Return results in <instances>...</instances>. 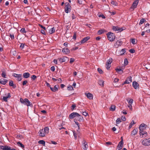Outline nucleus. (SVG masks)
Returning <instances> with one entry per match:
<instances>
[{
    "instance_id": "nucleus-1",
    "label": "nucleus",
    "mask_w": 150,
    "mask_h": 150,
    "mask_svg": "<svg viewBox=\"0 0 150 150\" xmlns=\"http://www.w3.org/2000/svg\"><path fill=\"white\" fill-rule=\"evenodd\" d=\"M49 132V129L48 127H45L44 129H40L38 132L39 136L41 137H44L46 134Z\"/></svg>"
},
{
    "instance_id": "nucleus-2",
    "label": "nucleus",
    "mask_w": 150,
    "mask_h": 150,
    "mask_svg": "<svg viewBox=\"0 0 150 150\" xmlns=\"http://www.w3.org/2000/svg\"><path fill=\"white\" fill-rule=\"evenodd\" d=\"M20 101L21 103L24 105H27L28 106H30L32 107L33 106L32 104L27 98L23 99L22 98L20 99Z\"/></svg>"
},
{
    "instance_id": "nucleus-3",
    "label": "nucleus",
    "mask_w": 150,
    "mask_h": 150,
    "mask_svg": "<svg viewBox=\"0 0 150 150\" xmlns=\"http://www.w3.org/2000/svg\"><path fill=\"white\" fill-rule=\"evenodd\" d=\"M107 35L108 40L110 42L113 41L115 39V34L110 32L107 33Z\"/></svg>"
},
{
    "instance_id": "nucleus-4",
    "label": "nucleus",
    "mask_w": 150,
    "mask_h": 150,
    "mask_svg": "<svg viewBox=\"0 0 150 150\" xmlns=\"http://www.w3.org/2000/svg\"><path fill=\"white\" fill-rule=\"evenodd\" d=\"M142 144L144 146L150 145V138L144 139L142 142Z\"/></svg>"
},
{
    "instance_id": "nucleus-5",
    "label": "nucleus",
    "mask_w": 150,
    "mask_h": 150,
    "mask_svg": "<svg viewBox=\"0 0 150 150\" xmlns=\"http://www.w3.org/2000/svg\"><path fill=\"white\" fill-rule=\"evenodd\" d=\"M65 11L66 13H68L70 11V5L69 3L67 2H66L65 3Z\"/></svg>"
},
{
    "instance_id": "nucleus-6",
    "label": "nucleus",
    "mask_w": 150,
    "mask_h": 150,
    "mask_svg": "<svg viewBox=\"0 0 150 150\" xmlns=\"http://www.w3.org/2000/svg\"><path fill=\"white\" fill-rule=\"evenodd\" d=\"M12 76L17 78L18 81H20L22 80V74H17L15 73H13Z\"/></svg>"
},
{
    "instance_id": "nucleus-7",
    "label": "nucleus",
    "mask_w": 150,
    "mask_h": 150,
    "mask_svg": "<svg viewBox=\"0 0 150 150\" xmlns=\"http://www.w3.org/2000/svg\"><path fill=\"white\" fill-rule=\"evenodd\" d=\"M132 78L131 76H129L127 77L126 80L122 83V85H123L125 84H129L132 82Z\"/></svg>"
},
{
    "instance_id": "nucleus-8",
    "label": "nucleus",
    "mask_w": 150,
    "mask_h": 150,
    "mask_svg": "<svg viewBox=\"0 0 150 150\" xmlns=\"http://www.w3.org/2000/svg\"><path fill=\"white\" fill-rule=\"evenodd\" d=\"M78 113L76 112H73L70 114L69 116V118L72 119L74 118H76Z\"/></svg>"
},
{
    "instance_id": "nucleus-9",
    "label": "nucleus",
    "mask_w": 150,
    "mask_h": 150,
    "mask_svg": "<svg viewBox=\"0 0 150 150\" xmlns=\"http://www.w3.org/2000/svg\"><path fill=\"white\" fill-rule=\"evenodd\" d=\"M90 39V37L89 36L85 37L81 40V42L79 43V44L81 45V44L84 43L88 40Z\"/></svg>"
},
{
    "instance_id": "nucleus-10",
    "label": "nucleus",
    "mask_w": 150,
    "mask_h": 150,
    "mask_svg": "<svg viewBox=\"0 0 150 150\" xmlns=\"http://www.w3.org/2000/svg\"><path fill=\"white\" fill-rule=\"evenodd\" d=\"M123 139H122L120 142L119 143L117 147L119 150L122 149L123 146Z\"/></svg>"
},
{
    "instance_id": "nucleus-11",
    "label": "nucleus",
    "mask_w": 150,
    "mask_h": 150,
    "mask_svg": "<svg viewBox=\"0 0 150 150\" xmlns=\"http://www.w3.org/2000/svg\"><path fill=\"white\" fill-rule=\"evenodd\" d=\"M112 29L115 31H118L119 32H121L122 31L123 29L122 28H119L117 26H113Z\"/></svg>"
},
{
    "instance_id": "nucleus-12",
    "label": "nucleus",
    "mask_w": 150,
    "mask_h": 150,
    "mask_svg": "<svg viewBox=\"0 0 150 150\" xmlns=\"http://www.w3.org/2000/svg\"><path fill=\"white\" fill-rule=\"evenodd\" d=\"M83 148L84 150H86L88 148L87 143L84 140L83 141Z\"/></svg>"
},
{
    "instance_id": "nucleus-13",
    "label": "nucleus",
    "mask_w": 150,
    "mask_h": 150,
    "mask_svg": "<svg viewBox=\"0 0 150 150\" xmlns=\"http://www.w3.org/2000/svg\"><path fill=\"white\" fill-rule=\"evenodd\" d=\"M123 42L121 40H117L115 42V45L116 47H118L119 46H120L122 44Z\"/></svg>"
},
{
    "instance_id": "nucleus-14",
    "label": "nucleus",
    "mask_w": 150,
    "mask_h": 150,
    "mask_svg": "<svg viewBox=\"0 0 150 150\" xmlns=\"http://www.w3.org/2000/svg\"><path fill=\"white\" fill-rule=\"evenodd\" d=\"M78 115H77V117L76 118V120H78L79 121H81L83 120V117L81 116L78 113Z\"/></svg>"
},
{
    "instance_id": "nucleus-15",
    "label": "nucleus",
    "mask_w": 150,
    "mask_h": 150,
    "mask_svg": "<svg viewBox=\"0 0 150 150\" xmlns=\"http://www.w3.org/2000/svg\"><path fill=\"white\" fill-rule=\"evenodd\" d=\"M144 130H140V136L141 137V135H144L145 137L147 136V133L146 131H144Z\"/></svg>"
},
{
    "instance_id": "nucleus-16",
    "label": "nucleus",
    "mask_w": 150,
    "mask_h": 150,
    "mask_svg": "<svg viewBox=\"0 0 150 150\" xmlns=\"http://www.w3.org/2000/svg\"><path fill=\"white\" fill-rule=\"evenodd\" d=\"M62 52L66 54H68L70 53L69 50L67 47L64 48L62 49Z\"/></svg>"
},
{
    "instance_id": "nucleus-17",
    "label": "nucleus",
    "mask_w": 150,
    "mask_h": 150,
    "mask_svg": "<svg viewBox=\"0 0 150 150\" xmlns=\"http://www.w3.org/2000/svg\"><path fill=\"white\" fill-rule=\"evenodd\" d=\"M132 86L135 89H137L139 88V84L136 82L133 81L132 83Z\"/></svg>"
},
{
    "instance_id": "nucleus-18",
    "label": "nucleus",
    "mask_w": 150,
    "mask_h": 150,
    "mask_svg": "<svg viewBox=\"0 0 150 150\" xmlns=\"http://www.w3.org/2000/svg\"><path fill=\"white\" fill-rule=\"evenodd\" d=\"M85 94L87 97L90 100L92 99L93 98V95L91 93H85Z\"/></svg>"
},
{
    "instance_id": "nucleus-19",
    "label": "nucleus",
    "mask_w": 150,
    "mask_h": 150,
    "mask_svg": "<svg viewBox=\"0 0 150 150\" xmlns=\"http://www.w3.org/2000/svg\"><path fill=\"white\" fill-rule=\"evenodd\" d=\"M7 80L3 79L0 80V83L3 85H5L7 83Z\"/></svg>"
},
{
    "instance_id": "nucleus-20",
    "label": "nucleus",
    "mask_w": 150,
    "mask_h": 150,
    "mask_svg": "<svg viewBox=\"0 0 150 150\" xmlns=\"http://www.w3.org/2000/svg\"><path fill=\"white\" fill-rule=\"evenodd\" d=\"M138 2V0H135V1L133 2L132 4V6L133 8H135L136 7Z\"/></svg>"
},
{
    "instance_id": "nucleus-21",
    "label": "nucleus",
    "mask_w": 150,
    "mask_h": 150,
    "mask_svg": "<svg viewBox=\"0 0 150 150\" xmlns=\"http://www.w3.org/2000/svg\"><path fill=\"white\" fill-rule=\"evenodd\" d=\"M11 97L10 94L9 93H8L7 96H4L3 97V100L6 102L7 100V99Z\"/></svg>"
},
{
    "instance_id": "nucleus-22",
    "label": "nucleus",
    "mask_w": 150,
    "mask_h": 150,
    "mask_svg": "<svg viewBox=\"0 0 150 150\" xmlns=\"http://www.w3.org/2000/svg\"><path fill=\"white\" fill-rule=\"evenodd\" d=\"M30 74L28 72L24 73L23 74V76L25 78H27L30 77Z\"/></svg>"
},
{
    "instance_id": "nucleus-23",
    "label": "nucleus",
    "mask_w": 150,
    "mask_h": 150,
    "mask_svg": "<svg viewBox=\"0 0 150 150\" xmlns=\"http://www.w3.org/2000/svg\"><path fill=\"white\" fill-rule=\"evenodd\" d=\"M8 146H0V150H7Z\"/></svg>"
},
{
    "instance_id": "nucleus-24",
    "label": "nucleus",
    "mask_w": 150,
    "mask_h": 150,
    "mask_svg": "<svg viewBox=\"0 0 150 150\" xmlns=\"http://www.w3.org/2000/svg\"><path fill=\"white\" fill-rule=\"evenodd\" d=\"M116 70L117 72L118 73L120 74H122L123 72V68H122L121 69L117 68L116 69Z\"/></svg>"
},
{
    "instance_id": "nucleus-25",
    "label": "nucleus",
    "mask_w": 150,
    "mask_h": 150,
    "mask_svg": "<svg viewBox=\"0 0 150 150\" xmlns=\"http://www.w3.org/2000/svg\"><path fill=\"white\" fill-rule=\"evenodd\" d=\"M145 125L144 124H141L139 127V129L140 130H144V129L145 128Z\"/></svg>"
},
{
    "instance_id": "nucleus-26",
    "label": "nucleus",
    "mask_w": 150,
    "mask_h": 150,
    "mask_svg": "<svg viewBox=\"0 0 150 150\" xmlns=\"http://www.w3.org/2000/svg\"><path fill=\"white\" fill-rule=\"evenodd\" d=\"M98 83L100 86L103 87L104 86V81L101 80H99Z\"/></svg>"
},
{
    "instance_id": "nucleus-27",
    "label": "nucleus",
    "mask_w": 150,
    "mask_h": 150,
    "mask_svg": "<svg viewBox=\"0 0 150 150\" xmlns=\"http://www.w3.org/2000/svg\"><path fill=\"white\" fill-rule=\"evenodd\" d=\"M55 31V29L54 27L51 28L50 29L49 31V33L51 34L54 33Z\"/></svg>"
},
{
    "instance_id": "nucleus-28",
    "label": "nucleus",
    "mask_w": 150,
    "mask_h": 150,
    "mask_svg": "<svg viewBox=\"0 0 150 150\" xmlns=\"http://www.w3.org/2000/svg\"><path fill=\"white\" fill-rule=\"evenodd\" d=\"M137 129H134L132 132L131 135L132 136L135 135L137 133Z\"/></svg>"
},
{
    "instance_id": "nucleus-29",
    "label": "nucleus",
    "mask_w": 150,
    "mask_h": 150,
    "mask_svg": "<svg viewBox=\"0 0 150 150\" xmlns=\"http://www.w3.org/2000/svg\"><path fill=\"white\" fill-rule=\"evenodd\" d=\"M57 60L60 62H63L65 61V59L64 57L58 58Z\"/></svg>"
},
{
    "instance_id": "nucleus-30",
    "label": "nucleus",
    "mask_w": 150,
    "mask_h": 150,
    "mask_svg": "<svg viewBox=\"0 0 150 150\" xmlns=\"http://www.w3.org/2000/svg\"><path fill=\"white\" fill-rule=\"evenodd\" d=\"M115 106L114 105H111L110 110L112 111H114L115 109Z\"/></svg>"
},
{
    "instance_id": "nucleus-31",
    "label": "nucleus",
    "mask_w": 150,
    "mask_h": 150,
    "mask_svg": "<svg viewBox=\"0 0 150 150\" xmlns=\"http://www.w3.org/2000/svg\"><path fill=\"white\" fill-rule=\"evenodd\" d=\"M2 73L1 74V75L2 77L4 78H6V72L5 71H2Z\"/></svg>"
},
{
    "instance_id": "nucleus-32",
    "label": "nucleus",
    "mask_w": 150,
    "mask_h": 150,
    "mask_svg": "<svg viewBox=\"0 0 150 150\" xmlns=\"http://www.w3.org/2000/svg\"><path fill=\"white\" fill-rule=\"evenodd\" d=\"M59 87V86L58 85H56L54 86L53 88L54 92H55L58 91V88Z\"/></svg>"
},
{
    "instance_id": "nucleus-33",
    "label": "nucleus",
    "mask_w": 150,
    "mask_h": 150,
    "mask_svg": "<svg viewBox=\"0 0 150 150\" xmlns=\"http://www.w3.org/2000/svg\"><path fill=\"white\" fill-rule=\"evenodd\" d=\"M17 144L19 146L21 147V148H23L24 147V145H23L20 142H17Z\"/></svg>"
},
{
    "instance_id": "nucleus-34",
    "label": "nucleus",
    "mask_w": 150,
    "mask_h": 150,
    "mask_svg": "<svg viewBox=\"0 0 150 150\" xmlns=\"http://www.w3.org/2000/svg\"><path fill=\"white\" fill-rule=\"evenodd\" d=\"M38 143L40 144H42L43 146H45V142L43 140H40L38 142Z\"/></svg>"
},
{
    "instance_id": "nucleus-35",
    "label": "nucleus",
    "mask_w": 150,
    "mask_h": 150,
    "mask_svg": "<svg viewBox=\"0 0 150 150\" xmlns=\"http://www.w3.org/2000/svg\"><path fill=\"white\" fill-rule=\"evenodd\" d=\"M146 21V20L144 18H142L140 20V21L139 23V25H140L143 23L144 22Z\"/></svg>"
},
{
    "instance_id": "nucleus-36",
    "label": "nucleus",
    "mask_w": 150,
    "mask_h": 150,
    "mask_svg": "<svg viewBox=\"0 0 150 150\" xmlns=\"http://www.w3.org/2000/svg\"><path fill=\"white\" fill-rule=\"evenodd\" d=\"M9 36L10 37L11 39L12 40H14L15 38L14 35L13 34H9Z\"/></svg>"
},
{
    "instance_id": "nucleus-37",
    "label": "nucleus",
    "mask_w": 150,
    "mask_h": 150,
    "mask_svg": "<svg viewBox=\"0 0 150 150\" xmlns=\"http://www.w3.org/2000/svg\"><path fill=\"white\" fill-rule=\"evenodd\" d=\"M127 101L129 105H132L133 102V100L132 99H130L129 100H127Z\"/></svg>"
},
{
    "instance_id": "nucleus-38",
    "label": "nucleus",
    "mask_w": 150,
    "mask_h": 150,
    "mask_svg": "<svg viewBox=\"0 0 150 150\" xmlns=\"http://www.w3.org/2000/svg\"><path fill=\"white\" fill-rule=\"evenodd\" d=\"M111 3L112 5H114L115 6H117L118 5V4L117 2L113 1L111 2Z\"/></svg>"
},
{
    "instance_id": "nucleus-39",
    "label": "nucleus",
    "mask_w": 150,
    "mask_h": 150,
    "mask_svg": "<svg viewBox=\"0 0 150 150\" xmlns=\"http://www.w3.org/2000/svg\"><path fill=\"white\" fill-rule=\"evenodd\" d=\"M112 62V59H109L107 60L106 62V64H109L111 65V63Z\"/></svg>"
},
{
    "instance_id": "nucleus-40",
    "label": "nucleus",
    "mask_w": 150,
    "mask_h": 150,
    "mask_svg": "<svg viewBox=\"0 0 150 150\" xmlns=\"http://www.w3.org/2000/svg\"><path fill=\"white\" fill-rule=\"evenodd\" d=\"M122 122L121 119L120 118H118L116 120V123L117 124H119Z\"/></svg>"
},
{
    "instance_id": "nucleus-41",
    "label": "nucleus",
    "mask_w": 150,
    "mask_h": 150,
    "mask_svg": "<svg viewBox=\"0 0 150 150\" xmlns=\"http://www.w3.org/2000/svg\"><path fill=\"white\" fill-rule=\"evenodd\" d=\"M20 32L23 34L26 33V32L24 28H22L20 30Z\"/></svg>"
},
{
    "instance_id": "nucleus-42",
    "label": "nucleus",
    "mask_w": 150,
    "mask_h": 150,
    "mask_svg": "<svg viewBox=\"0 0 150 150\" xmlns=\"http://www.w3.org/2000/svg\"><path fill=\"white\" fill-rule=\"evenodd\" d=\"M131 42L133 45L135 44L136 43L135 39H131Z\"/></svg>"
},
{
    "instance_id": "nucleus-43",
    "label": "nucleus",
    "mask_w": 150,
    "mask_h": 150,
    "mask_svg": "<svg viewBox=\"0 0 150 150\" xmlns=\"http://www.w3.org/2000/svg\"><path fill=\"white\" fill-rule=\"evenodd\" d=\"M104 30H100L98 31V33L99 35L102 34L104 32Z\"/></svg>"
},
{
    "instance_id": "nucleus-44",
    "label": "nucleus",
    "mask_w": 150,
    "mask_h": 150,
    "mask_svg": "<svg viewBox=\"0 0 150 150\" xmlns=\"http://www.w3.org/2000/svg\"><path fill=\"white\" fill-rule=\"evenodd\" d=\"M13 85L14 84L13 81L11 80L9 82V85L11 86H13Z\"/></svg>"
},
{
    "instance_id": "nucleus-45",
    "label": "nucleus",
    "mask_w": 150,
    "mask_h": 150,
    "mask_svg": "<svg viewBox=\"0 0 150 150\" xmlns=\"http://www.w3.org/2000/svg\"><path fill=\"white\" fill-rule=\"evenodd\" d=\"M76 118H75L74 119V121L75 123V124L78 126V128L79 129V123L76 120Z\"/></svg>"
},
{
    "instance_id": "nucleus-46",
    "label": "nucleus",
    "mask_w": 150,
    "mask_h": 150,
    "mask_svg": "<svg viewBox=\"0 0 150 150\" xmlns=\"http://www.w3.org/2000/svg\"><path fill=\"white\" fill-rule=\"evenodd\" d=\"M67 89L69 90H73V88L71 85H69L67 87Z\"/></svg>"
},
{
    "instance_id": "nucleus-47",
    "label": "nucleus",
    "mask_w": 150,
    "mask_h": 150,
    "mask_svg": "<svg viewBox=\"0 0 150 150\" xmlns=\"http://www.w3.org/2000/svg\"><path fill=\"white\" fill-rule=\"evenodd\" d=\"M98 16L100 17H102V18L104 19L105 18V16L103 14H98Z\"/></svg>"
},
{
    "instance_id": "nucleus-48",
    "label": "nucleus",
    "mask_w": 150,
    "mask_h": 150,
    "mask_svg": "<svg viewBox=\"0 0 150 150\" xmlns=\"http://www.w3.org/2000/svg\"><path fill=\"white\" fill-rule=\"evenodd\" d=\"M25 44L23 43L21 44L20 47L21 50L23 49L24 47Z\"/></svg>"
},
{
    "instance_id": "nucleus-49",
    "label": "nucleus",
    "mask_w": 150,
    "mask_h": 150,
    "mask_svg": "<svg viewBox=\"0 0 150 150\" xmlns=\"http://www.w3.org/2000/svg\"><path fill=\"white\" fill-rule=\"evenodd\" d=\"M83 0H77L78 3L80 4H83Z\"/></svg>"
},
{
    "instance_id": "nucleus-50",
    "label": "nucleus",
    "mask_w": 150,
    "mask_h": 150,
    "mask_svg": "<svg viewBox=\"0 0 150 150\" xmlns=\"http://www.w3.org/2000/svg\"><path fill=\"white\" fill-rule=\"evenodd\" d=\"M124 64L125 65H127L128 63L127 59H125L124 61Z\"/></svg>"
},
{
    "instance_id": "nucleus-51",
    "label": "nucleus",
    "mask_w": 150,
    "mask_h": 150,
    "mask_svg": "<svg viewBox=\"0 0 150 150\" xmlns=\"http://www.w3.org/2000/svg\"><path fill=\"white\" fill-rule=\"evenodd\" d=\"M98 71L100 74H102L103 73V71L101 69H100L99 68H98Z\"/></svg>"
},
{
    "instance_id": "nucleus-52",
    "label": "nucleus",
    "mask_w": 150,
    "mask_h": 150,
    "mask_svg": "<svg viewBox=\"0 0 150 150\" xmlns=\"http://www.w3.org/2000/svg\"><path fill=\"white\" fill-rule=\"evenodd\" d=\"M73 133L74 134V138L75 139H76L77 138V134L75 132V131H73Z\"/></svg>"
},
{
    "instance_id": "nucleus-53",
    "label": "nucleus",
    "mask_w": 150,
    "mask_h": 150,
    "mask_svg": "<svg viewBox=\"0 0 150 150\" xmlns=\"http://www.w3.org/2000/svg\"><path fill=\"white\" fill-rule=\"evenodd\" d=\"M71 109L72 110L75 109V108L76 107V105L75 104H73L71 106Z\"/></svg>"
},
{
    "instance_id": "nucleus-54",
    "label": "nucleus",
    "mask_w": 150,
    "mask_h": 150,
    "mask_svg": "<svg viewBox=\"0 0 150 150\" xmlns=\"http://www.w3.org/2000/svg\"><path fill=\"white\" fill-rule=\"evenodd\" d=\"M82 114L83 115L85 116H86L88 115V113L86 112H82Z\"/></svg>"
},
{
    "instance_id": "nucleus-55",
    "label": "nucleus",
    "mask_w": 150,
    "mask_h": 150,
    "mask_svg": "<svg viewBox=\"0 0 150 150\" xmlns=\"http://www.w3.org/2000/svg\"><path fill=\"white\" fill-rule=\"evenodd\" d=\"M129 51L131 53H134L135 52V51L134 49H131L129 50Z\"/></svg>"
},
{
    "instance_id": "nucleus-56",
    "label": "nucleus",
    "mask_w": 150,
    "mask_h": 150,
    "mask_svg": "<svg viewBox=\"0 0 150 150\" xmlns=\"http://www.w3.org/2000/svg\"><path fill=\"white\" fill-rule=\"evenodd\" d=\"M75 59H74L73 58H71L70 59V63L72 64L73 62H74Z\"/></svg>"
},
{
    "instance_id": "nucleus-57",
    "label": "nucleus",
    "mask_w": 150,
    "mask_h": 150,
    "mask_svg": "<svg viewBox=\"0 0 150 150\" xmlns=\"http://www.w3.org/2000/svg\"><path fill=\"white\" fill-rule=\"evenodd\" d=\"M106 68L108 69L110 67H111V65L110 64H106Z\"/></svg>"
},
{
    "instance_id": "nucleus-58",
    "label": "nucleus",
    "mask_w": 150,
    "mask_h": 150,
    "mask_svg": "<svg viewBox=\"0 0 150 150\" xmlns=\"http://www.w3.org/2000/svg\"><path fill=\"white\" fill-rule=\"evenodd\" d=\"M31 78L34 80L36 78V76L35 75H33L31 76Z\"/></svg>"
},
{
    "instance_id": "nucleus-59",
    "label": "nucleus",
    "mask_w": 150,
    "mask_h": 150,
    "mask_svg": "<svg viewBox=\"0 0 150 150\" xmlns=\"http://www.w3.org/2000/svg\"><path fill=\"white\" fill-rule=\"evenodd\" d=\"M16 137L19 139H21V138H22V137L21 135H18L16 136Z\"/></svg>"
},
{
    "instance_id": "nucleus-60",
    "label": "nucleus",
    "mask_w": 150,
    "mask_h": 150,
    "mask_svg": "<svg viewBox=\"0 0 150 150\" xmlns=\"http://www.w3.org/2000/svg\"><path fill=\"white\" fill-rule=\"evenodd\" d=\"M50 69L52 71H55L54 67V66H52L50 68Z\"/></svg>"
},
{
    "instance_id": "nucleus-61",
    "label": "nucleus",
    "mask_w": 150,
    "mask_h": 150,
    "mask_svg": "<svg viewBox=\"0 0 150 150\" xmlns=\"http://www.w3.org/2000/svg\"><path fill=\"white\" fill-rule=\"evenodd\" d=\"M27 83L28 81L27 80L24 81L23 82V85L24 86Z\"/></svg>"
},
{
    "instance_id": "nucleus-62",
    "label": "nucleus",
    "mask_w": 150,
    "mask_h": 150,
    "mask_svg": "<svg viewBox=\"0 0 150 150\" xmlns=\"http://www.w3.org/2000/svg\"><path fill=\"white\" fill-rule=\"evenodd\" d=\"M45 30H41V33L45 35L46 33L45 32Z\"/></svg>"
},
{
    "instance_id": "nucleus-63",
    "label": "nucleus",
    "mask_w": 150,
    "mask_h": 150,
    "mask_svg": "<svg viewBox=\"0 0 150 150\" xmlns=\"http://www.w3.org/2000/svg\"><path fill=\"white\" fill-rule=\"evenodd\" d=\"M76 38V33H74V35L73 36V39L74 40H75Z\"/></svg>"
},
{
    "instance_id": "nucleus-64",
    "label": "nucleus",
    "mask_w": 150,
    "mask_h": 150,
    "mask_svg": "<svg viewBox=\"0 0 150 150\" xmlns=\"http://www.w3.org/2000/svg\"><path fill=\"white\" fill-rule=\"evenodd\" d=\"M71 17L72 19H74L76 18V16L74 14V13L72 14Z\"/></svg>"
}]
</instances>
